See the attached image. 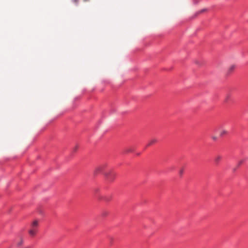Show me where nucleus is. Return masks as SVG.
<instances>
[{
  "instance_id": "nucleus-1",
  "label": "nucleus",
  "mask_w": 248,
  "mask_h": 248,
  "mask_svg": "<svg viewBox=\"0 0 248 248\" xmlns=\"http://www.w3.org/2000/svg\"><path fill=\"white\" fill-rule=\"evenodd\" d=\"M38 221L34 220L31 224V229L29 231V233L31 237H34L38 231L37 229Z\"/></svg>"
},
{
  "instance_id": "nucleus-2",
  "label": "nucleus",
  "mask_w": 248,
  "mask_h": 248,
  "mask_svg": "<svg viewBox=\"0 0 248 248\" xmlns=\"http://www.w3.org/2000/svg\"><path fill=\"white\" fill-rule=\"evenodd\" d=\"M105 175L108 182H112L115 180L116 173L113 170H111L109 172L106 173Z\"/></svg>"
},
{
  "instance_id": "nucleus-3",
  "label": "nucleus",
  "mask_w": 248,
  "mask_h": 248,
  "mask_svg": "<svg viewBox=\"0 0 248 248\" xmlns=\"http://www.w3.org/2000/svg\"><path fill=\"white\" fill-rule=\"evenodd\" d=\"M107 168V164H104L102 165H101L99 166L98 167L96 168L94 171V173L95 175H97L99 173H102L104 172L105 169Z\"/></svg>"
},
{
  "instance_id": "nucleus-4",
  "label": "nucleus",
  "mask_w": 248,
  "mask_h": 248,
  "mask_svg": "<svg viewBox=\"0 0 248 248\" xmlns=\"http://www.w3.org/2000/svg\"><path fill=\"white\" fill-rule=\"evenodd\" d=\"M157 142V140L155 139H153L151 140L148 143L146 144L145 148H147L154 144H155Z\"/></svg>"
},
{
  "instance_id": "nucleus-5",
  "label": "nucleus",
  "mask_w": 248,
  "mask_h": 248,
  "mask_svg": "<svg viewBox=\"0 0 248 248\" xmlns=\"http://www.w3.org/2000/svg\"><path fill=\"white\" fill-rule=\"evenodd\" d=\"M112 196L111 195H109L103 197V199L107 202H109L112 199Z\"/></svg>"
},
{
  "instance_id": "nucleus-6",
  "label": "nucleus",
  "mask_w": 248,
  "mask_h": 248,
  "mask_svg": "<svg viewBox=\"0 0 248 248\" xmlns=\"http://www.w3.org/2000/svg\"><path fill=\"white\" fill-rule=\"evenodd\" d=\"M222 159V157L220 155L217 156L215 159V162L216 164H218L220 160Z\"/></svg>"
},
{
  "instance_id": "nucleus-7",
  "label": "nucleus",
  "mask_w": 248,
  "mask_h": 248,
  "mask_svg": "<svg viewBox=\"0 0 248 248\" xmlns=\"http://www.w3.org/2000/svg\"><path fill=\"white\" fill-rule=\"evenodd\" d=\"M78 145L75 146V147L73 148L72 152L73 153L76 152L77 151V150L78 149Z\"/></svg>"
},
{
  "instance_id": "nucleus-8",
  "label": "nucleus",
  "mask_w": 248,
  "mask_h": 248,
  "mask_svg": "<svg viewBox=\"0 0 248 248\" xmlns=\"http://www.w3.org/2000/svg\"><path fill=\"white\" fill-rule=\"evenodd\" d=\"M184 168H182V169L180 170L179 171V174H180V176L183 175V174L184 173Z\"/></svg>"
},
{
  "instance_id": "nucleus-9",
  "label": "nucleus",
  "mask_w": 248,
  "mask_h": 248,
  "mask_svg": "<svg viewBox=\"0 0 248 248\" xmlns=\"http://www.w3.org/2000/svg\"><path fill=\"white\" fill-rule=\"evenodd\" d=\"M245 161V159H243V160H241L239 162L238 166H240L242 163H243Z\"/></svg>"
},
{
  "instance_id": "nucleus-10",
  "label": "nucleus",
  "mask_w": 248,
  "mask_h": 248,
  "mask_svg": "<svg viewBox=\"0 0 248 248\" xmlns=\"http://www.w3.org/2000/svg\"><path fill=\"white\" fill-rule=\"evenodd\" d=\"M72 2L78 5L79 0H72Z\"/></svg>"
},
{
  "instance_id": "nucleus-11",
  "label": "nucleus",
  "mask_w": 248,
  "mask_h": 248,
  "mask_svg": "<svg viewBox=\"0 0 248 248\" xmlns=\"http://www.w3.org/2000/svg\"><path fill=\"white\" fill-rule=\"evenodd\" d=\"M132 152V149H128V150H127L126 151V153H129V152Z\"/></svg>"
},
{
  "instance_id": "nucleus-12",
  "label": "nucleus",
  "mask_w": 248,
  "mask_h": 248,
  "mask_svg": "<svg viewBox=\"0 0 248 248\" xmlns=\"http://www.w3.org/2000/svg\"><path fill=\"white\" fill-rule=\"evenodd\" d=\"M234 68V66L233 65L230 68V71H232Z\"/></svg>"
},
{
  "instance_id": "nucleus-13",
  "label": "nucleus",
  "mask_w": 248,
  "mask_h": 248,
  "mask_svg": "<svg viewBox=\"0 0 248 248\" xmlns=\"http://www.w3.org/2000/svg\"><path fill=\"white\" fill-rule=\"evenodd\" d=\"M22 243H23V240H21V241L18 244V245L20 246L22 244Z\"/></svg>"
},
{
  "instance_id": "nucleus-14",
  "label": "nucleus",
  "mask_w": 248,
  "mask_h": 248,
  "mask_svg": "<svg viewBox=\"0 0 248 248\" xmlns=\"http://www.w3.org/2000/svg\"><path fill=\"white\" fill-rule=\"evenodd\" d=\"M98 191H99V189L98 188H96V189H94V192L95 193H97L98 192Z\"/></svg>"
},
{
  "instance_id": "nucleus-15",
  "label": "nucleus",
  "mask_w": 248,
  "mask_h": 248,
  "mask_svg": "<svg viewBox=\"0 0 248 248\" xmlns=\"http://www.w3.org/2000/svg\"><path fill=\"white\" fill-rule=\"evenodd\" d=\"M224 133H225V131H222V132L221 133V135H223Z\"/></svg>"
},
{
  "instance_id": "nucleus-16",
  "label": "nucleus",
  "mask_w": 248,
  "mask_h": 248,
  "mask_svg": "<svg viewBox=\"0 0 248 248\" xmlns=\"http://www.w3.org/2000/svg\"><path fill=\"white\" fill-rule=\"evenodd\" d=\"M213 139H214V140H216V138H214V137H213Z\"/></svg>"
}]
</instances>
